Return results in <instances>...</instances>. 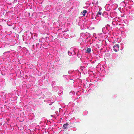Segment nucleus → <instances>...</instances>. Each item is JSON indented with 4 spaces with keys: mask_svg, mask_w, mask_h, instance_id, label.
I'll return each mask as SVG.
<instances>
[{
    "mask_svg": "<svg viewBox=\"0 0 134 134\" xmlns=\"http://www.w3.org/2000/svg\"><path fill=\"white\" fill-rule=\"evenodd\" d=\"M78 47L76 48H72L70 49V50L71 52L72 55H75L76 54V53H77L78 51Z\"/></svg>",
    "mask_w": 134,
    "mask_h": 134,
    "instance_id": "f257e3e1",
    "label": "nucleus"
},
{
    "mask_svg": "<svg viewBox=\"0 0 134 134\" xmlns=\"http://www.w3.org/2000/svg\"><path fill=\"white\" fill-rule=\"evenodd\" d=\"M12 56V55H8L6 56H3V60L4 61H6L8 59H10L12 58L11 56Z\"/></svg>",
    "mask_w": 134,
    "mask_h": 134,
    "instance_id": "f03ea898",
    "label": "nucleus"
},
{
    "mask_svg": "<svg viewBox=\"0 0 134 134\" xmlns=\"http://www.w3.org/2000/svg\"><path fill=\"white\" fill-rule=\"evenodd\" d=\"M119 44H116L113 46V49L115 52H116L119 50Z\"/></svg>",
    "mask_w": 134,
    "mask_h": 134,
    "instance_id": "7ed1b4c3",
    "label": "nucleus"
},
{
    "mask_svg": "<svg viewBox=\"0 0 134 134\" xmlns=\"http://www.w3.org/2000/svg\"><path fill=\"white\" fill-rule=\"evenodd\" d=\"M8 55H12V56H14L15 54L14 53L12 54L10 53V51H9L7 52H5L3 54V56H6Z\"/></svg>",
    "mask_w": 134,
    "mask_h": 134,
    "instance_id": "20e7f679",
    "label": "nucleus"
},
{
    "mask_svg": "<svg viewBox=\"0 0 134 134\" xmlns=\"http://www.w3.org/2000/svg\"><path fill=\"white\" fill-rule=\"evenodd\" d=\"M105 8L107 10L109 11L111 9V7L110 6L109 4H107L105 7Z\"/></svg>",
    "mask_w": 134,
    "mask_h": 134,
    "instance_id": "39448f33",
    "label": "nucleus"
},
{
    "mask_svg": "<svg viewBox=\"0 0 134 134\" xmlns=\"http://www.w3.org/2000/svg\"><path fill=\"white\" fill-rule=\"evenodd\" d=\"M94 9H95V12H96L98 10L100 11L102 9V8L98 5L94 6Z\"/></svg>",
    "mask_w": 134,
    "mask_h": 134,
    "instance_id": "423d86ee",
    "label": "nucleus"
},
{
    "mask_svg": "<svg viewBox=\"0 0 134 134\" xmlns=\"http://www.w3.org/2000/svg\"><path fill=\"white\" fill-rule=\"evenodd\" d=\"M53 100H52H52H47V102H49V101H50L51 102V103L49 104L50 105H51L52 104V103H53L55 100H56V98H55V96H53Z\"/></svg>",
    "mask_w": 134,
    "mask_h": 134,
    "instance_id": "0eeeda50",
    "label": "nucleus"
},
{
    "mask_svg": "<svg viewBox=\"0 0 134 134\" xmlns=\"http://www.w3.org/2000/svg\"><path fill=\"white\" fill-rule=\"evenodd\" d=\"M102 15L105 17H107L108 15V13L107 12H104L102 14Z\"/></svg>",
    "mask_w": 134,
    "mask_h": 134,
    "instance_id": "6e6552de",
    "label": "nucleus"
},
{
    "mask_svg": "<svg viewBox=\"0 0 134 134\" xmlns=\"http://www.w3.org/2000/svg\"><path fill=\"white\" fill-rule=\"evenodd\" d=\"M58 87L57 86H55L52 88V89L53 91H57L58 90Z\"/></svg>",
    "mask_w": 134,
    "mask_h": 134,
    "instance_id": "1a4fd4ad",
    "label": "nucleus"
},
{
    "mask_svg": "<svg viewBox=\"0 0 134 134\" xmlns=\"http://www.w3.org/2000/svg\"><path fill=\"white\" fill-rule=\"evenodd\" d=\"M112 7H113L114 9H115L118 7V5L116 3H114L112 5Z\"/></svg>",
    "mask_w": 134,
    "mask_h": 134,
    "instance_id": "9d476101",
    "label": "nucleus"
},
{
    "mask_svg": "<svg viewBox=\"0 0 134 134\" xmlns=\"http://www.w3.org/2000/svg\"><path fill=\"white\" fill-rule=\"evenodd\" d=\"M66 50V48L64 47H62L60 49L61 51L63 53H64Z\"/></svg>",
    "mask_w": 134,
    "mask_h": 134,
    "instance_id": "9b49d317",
    "label": "nucleus"
},
{
    "mask_svg": "<svg viewBox=\"0 0 134 134\" xmlns=\"http://www.w3.org/2000/svg\"><path fill=\"white\" fill-rule=\"evenodd\" d=\"M92 3L93 4L97 5L98 4V1L97 0H93V1Z\"/></svg>",
    "mask_w": 134,
    "mask_h": 134,
    "instance_id": "f8f14e48",
    "label": "nucleus"
},
{
    "mask_svg": "<svg viewBox=\"0 0 134 134\" xmlns=\"http://www.w3.org/2000/svg\"><path fill=\"white\" fill-rule=\"evenodd\" d=\"M102 14V13L100 12V11H99V12H98L97 13V15L96 16V18H97V17H98L99 16V15H100Z\"/></svg>",
    "mask_w": 134,
    "mask_h": 134,
    "instance_id": "ddd939ff",
    "label": "nucleus"
},
{
    "mask_svg": "<svg viewBox=\"0 0 134 134\" xmlns=\"http://www.w3.org/2000/svg\"><path fill=\"white\" fill-rule=\"evenodd\" d=\"M112 24L113 25H119V23H117V22H116L113 20L112 21Z\"/></svg>",
    "mask_w": 134,
    "mask_h": 134,
    "instance_id": "4468645a",
    "label": "nucleus"
},
{
    "mask_svg": "<svg viewBox=\"0 0 134 134\" xmlns=\"http://www.w3.org/2000/svg\"><path fill=\"white\" fill-rule=\"evenodd\" d=\"M91 48H88L87 49L86 52L88 53H89L91 52Z\"/></svg>",
    "mask_w": 134,
    "mask_h": 134,
    "instance_id": "2eb2a0df",
    "label": "nucleus"
},
{
    "mask_svg": "<svg viewBox=\"0 0 134 134\" xmlns=\"http://www.w3.org/2000/svg\"><path fill=\"white\" fill-rule=\"evenodd\" d=\"M120 5L121 6H122L123 7H125V2L124 1H122V2H121L120 3Z\"/></svg>",
    "mask_w": 134,
    "mask_h": 134,
    "instance_id": "dca6fc26",
    "label": "nucleus"
},
{
    "mask_svg": "<svg viewBox=\"0 0 134 134\" xmlns=\"http://www.w3.org/2000/svg\"><path fill=\"white\" fill-rule=\"evenodd\" d=\"M105 27L106 28L107 30L108 31H109V29L110 28V26L109 25L107 24L106 25Z\"/></svg>",
    "mask_w": 134,
    "mask_h": 134,
    "instance_id": "f3484780",
    "label": "nucleus"
},
{
    "mask_svg": "<svg viewBox=\"0 0 134 134\" xmlns=\"http://www.w3.org/2000/svg\"><path fill=\"white\" fill-rule=\"evenodd\" d=\"M115 0H109V3L111 4L115 2Z\"/></svg>",
    "mask_w": 134,
    "mask_h": 134,
    "instance_id": "a211bd4d",
    "label": "nucleus"
},
{
    "mask_svg": "<svg viewBox=\"0 0 134 134\" xmlns=\"http://www.w3.org/2000/svg\"><path fill=\"white\" fill-rule=\"evenodd\" d=\"M106 30H107L105 27H103L102 29V31L103 32V33H104V34H105V33H106L105 31Z\"/></svg>",
    "mask_w": 134,
    "mask_h": 134,
    "instance_id": "6ab92c4d",
    "label": "nucleus"
},
{
    "mask_svg": "<svg viewBox=\"0 0 134 134\" xmlns=\"http://www.w3.org/2000/svg\"><path fill=\"white\" fill-rule=\"evenodd\" d=\"M40 41L41 42V43H43L44 42V38H42L41 39H40Z\"/></svg>",
    "mask_w": 134,
    "mask_h": 134,
    "instance_id": "aec40b11",
    "label": "nucleus"
},
{
    "mask_svg": "<svg viewBox=\"0 0 134 134\" xmlns=\"http://www.w3.org/2000/svg\"><path fill=\"white\" fill-rule=\"evenodd\" d=\"M69 124L67 123L64 124L63 125V127H64V129H66V128L67 126Z\"/></svg>",
    "mask_w": 134,
    "mask_h": 134,
    "instance_id": "412c9836",
    "label": "nucleus"
},
{
    "mask_svg": "<svg viewBox=\"0 0 134 134\" xmlns=\"http://www.w3.org/2000/svg\"><path fill=\"white\" fill-rule=\"evenodd\" d=\"M119 18L118 17H116V18H115L114 19H113V20L114 21H115L116 22H118V20L119 19Z\"/></svg>",
    "mask_w": 134,
    "mask_h": 134,
    "instance_id": "4be33fe9",
    "label": "nucleus"
},
{
    "mask_svg": "<svg viewBox=\"0 0 134 134\" xmlns=\"http://www.w3.org/2000/svg\"><path fill=\"white\" fill-rule=\"evenodd\" d=\"M71 95H73L75 94V92L73 91H71L69 93Z\"/></svg>",
    "mask_w": 134,
    "mask_h": 134,
    "instance_id": "5701e85b",
    "label": "nucleus"
},
{
    "mask_svg": "<svg viewBox=\"0 0 134 134\" xmlns=\"http://www.w3.org/2000/svg\"><path fill=\"white\" fill-rule=\"evenodd\" d=\"M122 20L120 18H119V19L118 20V23H119V24L120 25V24L121 23H122Z\"/></svg>",
    "mask_w": 134,
    "mask_h": 134,
    "instance_id": "b1692460",
    "label": "nucleus"
},
{
    "mask_svg": "<svg viewBox=\"0 0 134 134\" xmlns=\"http://www.w3.org/2000/svg\"><path fill=\"white\" fill-rule=\"evenodd\" d=\"M79 53V51L78 50L77 52L76 53H77V56L79 58H80V57H81V55H80V54Z\"/></svg>",
    "mask_w": 134,
    "mask_h": 134,
    "instance_id": "393cba45",
    "label": "nucleus"
},
{
    "mask_svg": "<svg viewBox=\"0 0 134 134\" xmlns=\"http://www.w3.org/2000/svg\"><path fill=\"white\" fill-rule=\"evenodd\" d=\"M68 55L69 56H71L72 55L71 52V50H70H70L68 51Z\"/></svg>",
    "mask_w": 134,
    "mask_h": 134,
    "instance_id": "a878e982",
    "label": "nucleus"
},
{
    "mask_svg": "<svg viewBox=\"0 0 134 134\" xmlns=\"http://www.w3.org/2000/svg\"><path fill=\"white\" fill-rule=\"evenodd\" d=\"M129 19L130 20H132L133 19V16L131 15L129 16Z\"/></svg>",
    "mask_w": 134,
    "mask_h": 134,
    "instance_id": "bb28decb",
    "label": "nucleus"
},
{
    "mask_svg": "<svg viewBox=\"0 0 134 134\" xmlns=\"http://www.w3.org/2000/svg\"><path fill=\"white\" fill-rule=\"evenodd\" d=\"M83 12L84 13L83 15V16H85V14L86 13H87V12L86 10H84L83 11Z\"/></svg>",
    "mask_w": 134,
    "mask_h": 134,
    "instance_id": "cd10ccee",
    "label": "nucleus"
},
{
    "mask_svg": "<svg viewBox=\"0 0 134 134\" xmlns=\"http://www.w3.org/2000/svg\"><path fill=\"white\" fill-rule=\"evenodd\" d=\"M74 71H69V72H68V73L69 74H71Z\"/></svg>",
    "mask_w": 134,
    "mask_h": 134,
    "instance_id": "c85d7f7f",
    "label": "nucleus"
},
{
    "mask_svg": "<svg viewBox=\"0 0 134 134\" xmlns=\"http://www.w3.org/2000/svg\"><path fill=\"white\" fill-rule=\"evenodd\" d=\"M86 35H87L88 36V37H89L90 36V34L87 32H86Z\"/></svg>",
    "mask_w": 134,
    "mask_h": 134,
    "instance_id": "c756f323",
    "label": "nucleus"
},
{
    "mask_svg": "<svg viewBox=\"0 0 134 134\" xmlns=\"http://www.w3.org/2000/svg\"><path fill=\"white\" fill-rule=\"evenodd\" d=\"M39 43H37L36 45V47L37 48L38 47H39Z\"/></svg>",
    "mask_w": 134,
    "mask_h": 134,
    "instance_id": "7c9ffc66",
    "label": "nucleus"
},
{
    "mask_svg": "<svg viewBox=\"0 0 134 134\" xmlns=\"http://www.w3.org/2000/svg\"><path fill=\"white\" fill-rule=\"evenodd\" d=\"M72 130L73 131H75L76 130V128L75 127H74V128H72Z\"/></svg>",
    "mask_w": 134,
    "mask_h": 134,
    "instance_id": "2f4dec72",
    "label": "nucleus"
},
{
    "mask_svg": "<svg viewBox=\"0 0 134 134\" xmlns=\"http://www.w3.org/2000/svg\"><path fill=\"white\" fill-rule=\"evenodd\" d=\"M90 61L92 63H95V62L96 61L95 60L94 61H93L92 60H90Z\"/></svg>",
    "mask_w": 134,
    "mask_h": 134,
    "instance_id": "473e14b6",
    "label": "nucleus"
},
{
    "mask_svg": "<svg viewBox=\"0 0 134 134\" xmlns=\"http://www.w3.org/2000/svg\"><path fill=\"white\" fill-rule=\"evenodd\" d=\"M85 35V34L84 33H81V34H80V36H81L82 35Z\"/></svg>",
    "mask_w": 134,
    "mask_h": 134,
    "instance_id": "72a5a7b5",
    "label": "nucleus"
},
{
    "mask_svg": "<svg viewBox=\"0 0 134 134\" xmlns=\"http://www.w3.org/2000/svg\"><path fill=\"white\" fill-rule=\"evenodd\" d=\"M47 94H49V95H51V93H50V92H48L47 93Z\"/></svg>",
    "mask_w": 134,
    "mask_h": 134,
    "instance_id": "f704fd0d",
    "label": "nucleus"
},
{
    "mask_svg": "<svg viewBox=\"0 0 134 134\" xmlns=\"http://www.w3.org/2000/svg\"><path fill=\"white\" fill-rule=\"evenodd\" d=\"M67 76L66 75H64L63 76V77L64 78H66V77Z\"/></svg>",
    "mask_w": 134,
    "mask_h": 134,
    "instance_id": "c9c22d12",
    "label": "nucleus"
},
{
    "mask_svg": "<svg viewBox=\"0 0 134 134\" xmlns=\"http://www.w3.org/2000/svg\"><path fill=\"white\" fill-rule=\"evenodd\" d=\"M96 46L97 47L99 48V45L98 44H96Z\"/></svg>",
    "mask_w": 134,
    "mask_h": 134,
    "instance_id": "e433bc0d",
    "label": "nucleus"
},
{
    "mask_svg": "<svg viewBox=\"0 0 134 134\" xmlns=\"http://www.w3.org/2000/svg\"><path fill=\"white\" fill-rule=\"evenodd\" d=\"M87 112L86 111H84L83 112V113H85V114H87Z\"/></svg>",
    "mask_w": 134,
    "mask_h": 134,
    "instance_id": "4c0bfd02",
    "label": "nucleus"
},
{
    "mask_svg": "<svg viewBox=\"0 0 134 134\" xmlns=\"http://www.w3.org/2000/svg\"><path fill=\"white\" fill-rule=\"evenodd\" d=\"M92 18V19H94V17H93V16H92V18Z\"/></svg>",
    "mask_w": 134,
    "mask_h": 134,
    "instance_id": "58836bf2",
    "label": "nucleus"
},
{
    "mask_svg": "<svg viewBox=\"0 0 134 134\" xmlns=\"http://www.w3.org/2000/svg\"><path fill=\"white\" fill-rule=\"evenodd\" d=\"M55 83V81H53L52 82V83H53V84L54 83Z\"/></svg>",
    "mask_w": 134,
    "mask_h": 134,
    "instance_id": "ea45409f",
    "label": "nucleus"
},
{
    "mask_svg": "<svg viewBox=\"0 0 134 134\" xmlns=\"http://www.w3.org/2000/svg\"><path fill=\"white\" fill-rule=\"evenodd\" d=\"M75 118H72V120H74L75 119Z\"/></svg>",
    "mask_w": 134,
    "mask_h": 134,
    "instance_id": "a19ab883",
    "label": "nucleus"
},
{
    "mask_svg": "<svg viewBox=\"0 0 134 134\" xmlns=\"http://www.w3.org/2000/svg\"><path fill=\"white\" fill-rule=\"evenodd\" d=\"M58 93H59V94H60V92H59Z\"/></svg>",
    "mask_w": 134,
    "mask_h": 134,
    "instance_id": "79ce46f5",
    "label": "nucleus"
},
{
    "mask_svg": "<svg viewBox=\"0 0 134 134\" xmlns=\"http://www.w3.org/2000/svg\"><path fill=\"white\" fill-rule=\"evenodd\" d=\"M34 45H33V47H34Z\"/></svg>",
    "mask_w": 134,
    "mask_h": 134,
    "instance_id": "37998d69",
    "label": "nucleus"
},
{
    "mask_svg": "<svg viewBox=\"0 0 134 134\" xmlns=\"http://www.w3.org/2000/svg\"><path fill=\"white\" fill-rule=\"evenodd\" d=\"M77 71H78V70H77ZM77 71V70L76 71Z\"/></svg>",
    "mask_w": 134,
    "mask_h": 134,
    "instance_id": "c03bdc74",
    "label": "nucleus"
}]
</instances>
